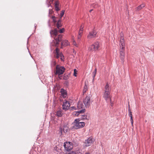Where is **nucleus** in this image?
Listing matches in <instances>:
<instances>
[{"label": "nucleus", "mask_w": 154, "mask_h": 154, "mask_svg": "<svg viewBox=\"0 0 154 154\" xmlns=\"http://www.w3.org/2000/svg\"><path fill=\"white\" fill-rule=\"evenodd\" d=\"M128 106H129V109H128V111H129V113H130V112H131V110L130 109V105L129 104L128 105Z\"/></svg>", "instance_id": "41"}, {"label": "nucleus", "mask_w": 154, "mask_h": 154, "mask_svg": "<svg viewBox=\"0 0 154 154\" xmlns=\"http://www.w3.org/2000/svg\"><path fill=\"white\" fill-rule=\"evenodd\" d=\"M85 154H90V153H88V152H87V153H85Z\"/></svg>", "instance_id": "44"}, {"label": "nucleus", "mask_w": 154, "mask_h": 154, "mask_svg": "<svg viewBox=\"0 0 154 154\" xmlns=\"http://www.w3.org/2000/svg\"><path fill=\"white\" fill-rule=\"evenodd\" d=\"M110 92H104L103 97L106 101L108 99H109L110 102L111 103V97L110 94Z\"/></svg>", "instance_id": "12"}, {"label": "nucleus", "mask_w": 154, "mask_h": 154, "mask_svg": "<svg viewBox=\"0 0 154 154\" xmlns=\"http://www.w3.org/2000/svg\"><path fill=\"white\" fill-rule=\"evenodd\" d=\"M65 11L64 10H62L60 13V17L61 18L64 15Z\"/></svg>", "instance_id": "32"}, {"label": "nucleus", "mask_w": 154, "mask_h": 154, "mask_svg": "<svg viewBox=\"0 0 154 154\" xmlns=\"http://www.w3.org/2000/svg\"><path fill=\"white\" fill-rule=\"evenodd\" d=\"M145 6V5L144 4H142L138 6L137 8H136V10L137 11H139L140 10L143 8Z\"/></svg>", "instance_id": "19"}, {"label": "nucleus", "mask_w": 154, "mask_h": 154, "mask_svg": "<svg viewBox=\"0 0 154 154\" xmlns=\"http://www.w3.org/2000/svg\"><path fill=\"white\" fill-rule=\"evenodd\" d=\"M51 18L53 19V21L54 23V24H55L56 23H57V21L56 20L57 18L54 16H52L51 17Z\"/></svg>", "instance_id": "26"}, {"label": "nucleus", "mask_w": 154, "mask_h": 154, "mask_svg": "<svg viewBox=\"0 0 154 154\" xmlns=\"http://www.w3.org/2000/svg\"><path fill=\"white\" fill-rule=\"evenodd\" d=\"M101 45L100 42H97L89 47L88 50L89 51L91 52L93 51L98 50Z\"/></svg>", "instance_id": "2"}, {"label": "nucleus", "mask_w": 154, "mask_h": 154, "mask_svg": "<svg viewBox=\"0 0 154 154\" xmlns=\"http://www.w3.org/2000/svg\"><path fill=\"white\" fill-rule=\"evenodd\" d=\"M60 4V2L58 1H56L54 3V6L55 10L57 11H58L60 10V9L59 8V6Z\"/></svg>", "instance_id": "17"}, {"label": "nucleus", "mask_w": 154, "mask_h": 154, "mask_svg": "<svg viewBox=\"0 0 154 154\" xmlns=\"http://www.w3.org/2000/svg\"><path fill=\"white\" fill-rule=\"evenodd\" d=\"M60 53V50L57 48H56L55 49V53Z\"/></svg>", "instance_id": "35"}, {"label": "nucleus", "mask_w": 154, "mask_h": 154, "mask_svg": "<svg viewBox=\"0 0 154 154\" xmlns=\"http://www.w3.org/2000/svg\"><path fill=\"white\" fill-rule=\"evenodd\" d=\"M125 48L119 49V57L123 63L125 61Z\"/></svg>", "instance_id": "6"}, {"label": "nucleus", "mask_w": 154, "mask_h": 154, "mask_svg": "<svg viewBox=\"0 0 154 154\" xmlns=\"http://www.w3.org/2000/svg\"><path fill=\"white\" fill-rule=\"evenodd\" d=\"M111 91V88L109 87V85L107 83L106 84V85L105 86L104 88V92H110Z\"/></svg>", "instance_id": "16"}, {"label": "nucleus", "mask_w": 154, "mask_h": 154, "mask_svg": "<svg viewBox=\"0 0 154 154\" xmlns=\"http://www.w3.org/2000/svg\"><path fill=\"white\" fill-rule=\"evenodd\" d=\"M53 12V11L51 9H50L49 11V16H50V14H52Z\"/></svg>", "instance_id": "34"}, {"label": "nucleus", "mask_w": 154, "mask_h": 154, "mask_svg": "<svg viewBox=\"0 0 154 154\" xmlns=\"http://www.w3.org/2000/svg\"><path fill=\"white\" fill-rule=\"evenodd\" d=\"M65 68L63 66H60L57 65L56 67V72L55 74H58L59 75L62 74L64 72Z\"/></svg>", "instance_id": "5"}, {"label": "nucleus", "mask_w": 154, "mask_h": 154, "mask_svg": "<svg viewBox=\"0 0 154 154\" xmlns=\"http://www.w3.org/2000/svg\"><path fill=\"white\" fill-rule=\"evenodd\" d=\"M94 142L93 138L90 137L85 140L84 143L86 146L87 147L90 146Z\"/></svg>", "instance_id": "9"}, {"label": "nucleus", "mask_w": 154, "mask_h": 154, "mask_svg": "<svg viewBox=\"0 0 154 154\" xmlns=\"http://www.w3.org/2000/svg\"><path fill=\"white\" fill-rule=\"evenodd\" d=\"M83 103L86 107L88 108L91 105V102L90 97L89 96H87L83 101Z\"/></svg>", "instance_id": "8"}, {"label": "nucleus", "mask_w": 154, "mask_h": 154, "mask_svg": "<svg viewBox=\"0 0 154 154\" xmlns=\"http://www.w3.org/2000/svg\"><path fill=\"white\" fill-rule=\"evenodd\" d=\"M92 7H93V5H92Z\"/></svg>", "instance_id": "46"}, {"label": "nucleus", "mask_w": 154, "mask_h": 154, "mask_svg": "<svg viewBox=\"0 0 154 154\" xmlns=\"http://www.w3.org/2000/svg\"><path fill=\"white\" fill-rule=\"evenodd\" d=\"M92 10H93V9H91V10L89 11L90 12H91V11H92Z\"/></svg>", "instance_id": "42"}, {"label": "nucleus", "mask_w": 154, "mask_h": 154, "mask_svg": "<svg viewBox=\"0 0 154 154\" xmlns=\"http://www.w3.org/2000/svg\"><path fill=\"white\" fill-rule=\"evenodd\" d=\"M56 64V63L55 62H54V65H55Z\"/></svg>", "instance_id": "45"}, {"label": "nucleus", "mask_w": 154, "mask_h": 154, "mask_svg": "<svg viewBox=\"0 0 154 154\" xmlns=\"http://www.w3.org/2000/svg\"><path fill=\"white\" fill-rule=\"evenodd\" d=\"M71 108L72 109V110H74V109H76V107L74 106L71 107Z\"/></svg>", "instance_id": "40"}, {"label": "nucleus", "mask_w": 154, "mask_h": 154, "mask_svg": "<svg viewBox=\"0 0 154 154\" xmlns=\"http://www.w3.org/2000/svg\"><path fill=\"white\" fill-rule=\"evenodd\" d=\"M88 89V87L86 84V83H85V85L84 87V88L83 90V93H85L86 91Z\"/></svg>", "instance_id": "27"}, {"label": "nucleus", "mask_w": 154, "mask_h": 154, "mask_svg": "<svg viewBox=\"0 0 154 154\" xmlns=\"http://www.w3.org/2000/svg\"><path fill=\"white\" fill-rule=\"evenodd\" d=\"M60 57H61V59L62 60H64V56L62 53H60Z\"/></svg>", "instance_id": "33"}, {"label": "nucleus", "mask_w": 154, "mask_h": 154, "mask_svg": "<svg viewBox=\"0 0 154 154\" xmlns=\"http://www.w3.org/2000/svg\"><path fill=\"white\" fill-rule=\"evenodd\" d=\"M83 106V105L81 102H79L77 105V107L78 109H80L82 108Z\"/></svg>", "instance_id": "20"}, {"label": "nucleus", "mask_w": 154, "mask_h": 154, "mask_svg": "<svg viewBox=\"0 0 154 154\" xmlns=\"http://www.w3.org/2000/svg\"><path fill=\"white\" fill-rule=\"evenodd\" d=\"M96 72H97V69L95 68L94 71V72L93 73V79H94V77L95 76V75H96Z\"/></svg>", "instance_id": "29"}, {"label": "nucleus", "mask_w": 154, "mask_h": 154, "mask_svg": "<svg viewBox=\"0 0 154 154\" xmlns=\"http://www.w3.org/2000/svg\"><path fill=\"white\" fill-rule=\"evenodd\" d=\"M97 33V32L94 30L90 32L87 36V38L88 39H91L96 37Z\"/></svg>", "instance_id": "10"}, {"label": "nucleus", "mask_w": 154, "mask_h": 154, "mask_svg": "<svg viewBox=\"0 0 154 154\" xmlns=\"http://www.w3.org/2000/svg\"><path fill=\"white\" fill-rule=\"evenodd\" d=\"M120 38L119 48H125V41L123 37V33L122 32H121L120 33Z\"/></svg>", "instance_id": "4"}, {"label": "nucleus", "mask_w": 154, "mask_h": 154, "mask_svg": "<svg viewBox=\"0 0 154 154\" xmlns=\"http://www.w3.org/2000/svg\"><path fill=\"white\" fill-rule=\"evenodd\" d=\"M64 29L63 28H62V29H60L59 30H57V31L58 32V34H59V33H61L64 32Z\"/></svg>", "instance_id": "30"}, {"label": "nucleus", "mask_w": 154, "mask_h": 154, "mask_svg": "<svg viewBox=\"0 0 154 154\" xmlns=\"http://www.w3.org/2000/svg\"><path fill=\"white\" fill-rule=\"evenodd\" d=\"M110 103H111V106H112V105H113V104H112V102H111H111H110Z\"/></svg>", "instance_id": "43"}, {"label": "nucleus", "mask_w": 154, "mask_h": 154, "mask_svg": "<svg viewBox=\"0 0 154 154\" xmlns=\"http://www.w3.org/2000/svg\"><path fill=\"white\" fill-rule=\"evenodd\" d=\"M68 154H76L75 152L72 151L70 153H69Z\"/></svg>", "instance_id": "39"}, {"label": "nucleus", "mask_w": 154, "mask_h": 154, "mask_svg": "<svg viewBox=\"0 0 154 154\" xmlns=\"http://www.w3.org/2000/svg\"><path fill=\"white\" fill-rule=\"evenodd\" d=\"M83 111V110H80L78 112H75L73 113V115L74 116H78L79 115V113Z\"/></svg>", "instance_id": "23"}, {"label": "nucleus", "mask_w": 154, "mask_h": 154, "mask_svg": "<svg viewBox=\"0 0 154 154\" xmlns=\"http://www.w3.org/2000/svg\"><path fill=\"white\" fill-rule=\"evenodd\" d=\"M69 77L68 75H65L63 77V79L64 80H67L68 79Z\"/></svg>", "instance_id": "37"}, {"label": "nucleus", "mask_w": 154, "mask_h": 154, "mask_svg": "<svg viewBox=\"0 0 154 154\" xmlns=\"http://www.w3.org/2000/svg\"><path fill=\"white\" fill-rule=\"evenodd\" d=\"M77 71L76 69H74V75L75 76H76V74H77Z\"/></svg>", "instance_id": "38"}, {"label": "nucleus", "mask_w": 154, "mask_h": 154, "mask_svg": "<svg viewBox=\"0 0 154 154\" xmlns=\"http://www.w3.org/2000/svg\"><path fill=\"white\" fill-rule=\"evenodd\" d=\"M81 116H82L81 118L82 119H88V116L87 115H82Z\"/></svg>", "instance_id": "28"}, {"label": "nucleus", "mask_w": 154, "mask_h": 154, "mask_svg": "<svg viewBox=\"0 0 154 154\" xmlns=\"http://www.w3.org/2000/svg\"><path fill=\"white\" fill-rule=\"evenodd\" d=\"M57 116L58 117H61L62 115V112L60 111H58L56 114Z\"/></svg>", "instance_id": "24"}, {"label": "nucleus", "mask_w": 154, "mask_h": 154, "mask_svg": "<svg viewBox=\"0 0 154 154\" xmlns=\"http://www.w3.org/2000/svg\"><path fill=\"white\" fill-rule=\"evenodd\" d=\"M84 26L82 25L80 27L79 30V32L78 35L77 36V38L78 39H80L82 35L83 31Z\"/></svg>", "instance_id": "13"}, {"label": "nucleus", "mask_w": 154, "mask_h": 154, "mask_svg": "<svg viewBox=\"0 0 154 154\" xmlns=\"http://www.w3.org/2000/svg\"><path fill=\"white\" fill-rule=\"evenodd\" d=\"M73 44L75 46L77 47H78V45L77 44H76V42L74 41L73 42Z\"/></svg>", "instance_id": "36"}, {"label": "nucleus", "mask_w": 154, "mask_h": 154, "mask_svg": "<svg viewBox=\"0 0 154 154\" xmlns=\"http://www.w3.org/2000/svg\"><path fill=\"white\" fill-rule=\"evenodd\" d=\"M68 130V127L66 125H64L63 126V129L61 128H60V131L61 133V135L63 134V132L64 133L67 132Z\"/></svg>", "instance_id": "14"}, {"label": "nucleus", "mask_w": 154, "mask_h": 154, "mask_svg": "<svg viewBox=\"0 0 154 154\" xmlns=\"http://www.w3.org/2000/svg\"><path fill=\"white\" fill-rule=\"evenodd\" d=\"M56 26H57V28L59 29L62 26V24H61V21L60 20H58L57 23H56Z\"/></svg>", "instance_id": "21"}, {"label": "nucleus", "mask_w": 154, "mask_h": 154, "mask_svg": "<svg viewBox=\"0 0 154 154\" xmlns=\"http://www.w3.org/2000/svg\"><path fill=\"white\" fill-rule=\"evenodd\" d=\"M129 117H130V120L132 126H133V116L131 112H130V113H129Z\"/></svg>", "instance_id": "22"}, {"label": "nucleus", "mask_w": 154, "mask_h": 154, "mask_svg": "<svg viewBox=\"0 0 154 154\" xmlns=\"http://www.w3.org/2000/svg\"><path fill=\"white\" fill-rule=\"evenodd\" d=\"M54 0H47V2L48 3V7L51 6V4L53 3Z\"/></svg>", "instance_id": "25"}, {"label": "nucleus", "mask_w": 154, "mask_h": 154, "mask_svg": "<svg viewBox=\"0 0 154 154\" xmlns=\"http://www.w3.org/2000/svg\"><path fill=\"white\" fill-rule=\"evenodd\" d=\"M79 119H75L74 122V128L76 129L82 128L85 125V123L84 122H79Z\"/></svg>", "instance_id": "3"}, {"label": "nucleus", "mask_w": 154, "mask_h": 154, "mask_svg": "<svg viewBox=\"0 0 154 154\" xmlns=\"http://www.w3.org/2000/svg\"><path fill=\"white\" fill-rule=\"evenodd\" d=\"M56 55H55V57L57 58H58L60 56V53H55Z\"/></svg>", "instance_id": "31"}, {"label": "nucleus", "mask_w": 154, "mask_h": 154, "mask_svg": "<svg viewBox=\"0 0 154 154\" xmlns=\"http://www.w3.org/2000/svg\"><path fill=\"white\" fill-rule=\"evenodd\" d=\"M50 33L51 37L54 38L53 42L54 45H53L56 47H57L59 42L62 40V35L58 34V32L57 29H54L53 30H51Z\"/></svg>", "instance_id": "1"}, {"label": "nucleus", "mask_w": 154, "mask_h": 154, "mask_svg": "<svg viewBox=\"0 0 154 154\" xmlns=\"http://www.w3.org/2000/svg\"><path fill=\"white\" fill-rule=\"evenodd\" d=\"M70 106V103L67 100H65L63 105V109L66 110H68Z\"/></svg>", "instance_id": "11"}, {"label": "nucleus", "mask_w": 154, "mask_h": 154, "mask_svg": "<svg viewBox=\"0 0 154 154\" xmlns=\"http://www.w3.org/2000/svg\"><path fill=\"white\" fill-rule=\"evenodd\" d=\"M69 45V43L68 41L66 40H64L62 42L61 46H66Z\"/></svg>", "instance_id": "18"}, {"label": "nucleus", "mask_w": 154, "mask_h": 154, "mask_svg": "<svg viewBox=\"0 0 154 154\" xmlns=\"http://www.w3.org/2000/svg\"><path fill=\"white\" fill-rule=\"evenodd\" d=\"M60 92L63 98H65L66 97L67 94L66 90H64L63 88H61L60 90Z\"/></svg>", "instance_id": "15"}, {"label": "nucleus", "mask_w": 154, "mask_h": 154, "mask_svg": "<svg viewBox=\"0 0 154 154\" xmlns=\"http://www.w3.org/2000/svg\"><path fill=\"white\" fill-rule=\"evenodd\" d=\"M64 147L66 150L69 151L72 149L73 146L72 143L66 142L64 143Z\"/></svg>", "instance_id": "7"}]
</instances>
